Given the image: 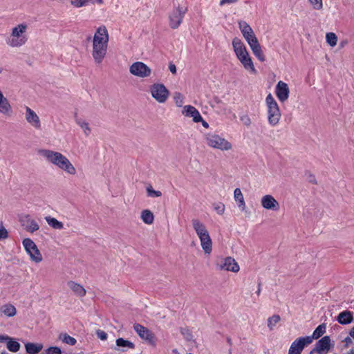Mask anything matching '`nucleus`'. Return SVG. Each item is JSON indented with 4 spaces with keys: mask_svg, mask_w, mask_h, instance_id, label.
Here are the masks:
<instances>
[{
    "mask_svg": "<svg viewBox=\"0 0 354 354\" xmlns=\"http://www.w3.org/2000/svg\"><path fill=\"white\" fill-rule=\"evenodd\" d=\"M348 354H354V349L350 350V351L348 353Z\"/></svg>",
    "mask_w": 354,
    "mask_h": 354,
    "instance_id": "774afa93",
    "label": "nucleus"
},
{
    "mask_svg": "<svg viewBox=\"0 0 354 354\" xmlns=\"http://www.w3.org/2000/svg\"><path fill=\"white\" fill-rule=\"evenodd\" d=\"M266 103L268 109V123L274 127L279 124L281 116L279 105L271 93L267 95Z\"/></svg>",
    "mask_w": 354,
    "mask_h": 354,
    "instance_id": "7ed1b4c3",
    "label": "nucleus"
},
{
    "mask_svg": "<svg viewBox=\"0 0 354 354\" xmlns=\"http://www.w3.org/2000/svg\"><path fill=\"white\" fill-rule=\"evenodd\" d=\"M290 89L288 84L279 81L275 87V94L281 102H286L289 97Z\"/></svg>",
    "mask_w": 354,
    "mask_h": 354,
    "instance_id": "ddd939ff",
    "label": "nucleus"
},
{
    "mask_svg": "<svg viewBox=\"0 0 354 354\" xmlns=\"http://www.w3.org/2000/svg\"><path fill=\"white\" fill-rule=\"evenodd\" d=\"M330 348V338L326 335L318 340L314 348L318 354H327Z\"/></svg>",
    "mask_w": 354,
    "mask_h": 354,
    "instance_id": "4468645a",
    "label": "nucleus"
},
{
    "mask_svg": "<svg viewBox=\"0 0 354 354\" xmlns=\"http://www.w3.org/2000/svg\"><path fill=\"white\" fill-rule=\"evenodd\" d=\"M67 285L77 297H82L86 295V291L80 284L73 281H68Z\"/></svg>",
    "mask_w": 354,
    "mask_h": 354,
    "instance_id": "b1692460",
    "label": "nucleus"
},
{
    "mask_svg": "<svg viewBox=\"0 0 354 354\" xmlns=\"http://www.w3.org/2000/svg\"><path fill=\"white\" fill-rule=\"evenodd\" d=\"M94 36H98V37H103L106 39V41H109V34L107 29L105 26H100L97 29V31Z\"/></svg>",
    "mask_w": 354,
    "mask_h": 354,
    "instance_id": "4c0bfd02",
    "label": "nucleus"
},
{
    "mask_svg": "<svg viewBox=\"0 0 354 354\" xmlns=\"http://www.w3.org/2000/svg\"><path fill=\"white\" fill-rule=\"evenodd\" d=\"M27 26L24 24H19L12 28L10 37L6 39V44L11 47H20L27 41V37L24 34Z\"/></svg>",
    "mask_w": 354,
    "mask_h": 354,
    "instance_id": "f03ea898",
    "label": "nucleus"
},
{
    "mask_svg": "<svg viewBox=\"0 0 354 354\" xmlns=\"http://www.w3.org/2000/svg\"><path fill=\"white\" fill-rule=\"evenodd\" d=\"M96 335L99 339L103 341L106 340L108 337L107 334L100 329L96 330Z\"/></svg>",
    "mask_w": 354,
    "mask_h": 354,
    "instance_id": "09e8293b",
    "label": "nucleus"
},
{
    "mask_svg": "<svg viewBox=\"0 0 354 354\" xmlns=\"http://www.w3.org/2000/svg\"><path fill=\"white\" fill-rule=\"evenodd\" d=\"M146 191L147 194V196L155 198V197H160L162 196V192L160 191L154 190L151 185L146 187Z\"/></svg>",
    "mask_w": 354,
    "mask_h": 354,
    "instance_id": "ea45409f",
    "label": "nucleus"
},
{
    "mask_svg": "<svg viewBox=\"0 0 354 354\" xmlns=\"http://www.w3.org/2000/svg\"><path fill=\"white\" fill-rule=\"evenodd\" d=\"M108 41H106V39H104L103 37H98V36L93 37V43L108 44Z\"/></svg>",
    "mask_w": 354,
    "mask_h": 354,
    "instance_id": "603ef678",
    "label": "nucleus"
},
{
    "mask_svg": "<svg viewBox=\"0 0 354 354\" xmlns=\"http://www.w3.org/2000/svg\"><path fill=\"white\" fill-rule=\"evenodd\" d=\"M234 200L238 203V206L241 210H244L245 208V203L243 194L239 188H236L234 192Z\"/></svg>",
    "mask_w": 354,
    "mask_h": 354,
    "instance_id": "c85d7f7f",
    "label": "nucleus"
},
{
    "mask_svg": "<svg viewBox=\"0 0 354 354\" xmlns=\"http://www.w3.org/2000/svg\"><path fill=\"white\" fill-rule=\"evenodd\" d=\"M252 53L259 61L263 62L266 60L265 55L263 53L261 46L256 49H253Z\"/></svg>",
    "mask_w": 354,
    "mask_h": 354,
    "instance_id": "79ce46f5",
    "label": "nucleus"
},
{
    "mask_svg": "<svg viewBox=\"0 0 354 354\" xmlns=\"http://www.w3.org/2000/svg\"><path fill=\"white\" fill-rule=\"evenodd\" d=\"M349 335H350L351 337L354 339V326L350 330Z\"/></svg>",
    "mask_w": 354,
    "mask_h": 354,
    "instance_id": "680f3d73",
    "label": "nucleus"
},
{
    "mask_svg": "<svg viewBox=\"0 0 354 354\" xmlns=\"http://www.w3.org/2000/svg\"><path fill=\"white\" fill-rule=\"evenodd\" d=\"M141 219L145 224L151 225L154 221L153 214L149 209H144L141 212Z\"/></svg>",
    "mask_w": 354,
    "mask_h": 354,
    "instance_id": "7c9ffc66",
    "label": "nucleus"
},
{
    "mask_svg": "<svg viewBox=\"0 0 354 354\" xmlns=\"http://www.w3.org/2000/svg\"><path fill=\"white\" fill-rule=\"evenodd\" d=\"M250 123V118H247V120H245V124H249Z\"/></svg>",
    "mask_w": 354,
    "mask_h": 354,
    "instance_id": "338daca9",
    "label": "nucleus"
},
{
    "mask_svg": "<svg viewBox=\"0 0 354 354\" xmlns=\"http://www.w3.org/2000/svg\"><path fill=\"white\" fill-rule=\"evenodd\" d=\"M8 236L6 229L3 226L0 225V241L6 239Z\"/></svg>",
    "mask_w": 354,
    "mask_h": 354,
    "instance_id": "3c124183",
    "label": "nucleus"
},
{
    "mask_svg": "<svg viewBox=\"0 0 354 354\" xmlns=\"http://www.w3.org/2000/svg\"><path fill=\"white\" fill-rule=\"evenodd\" d=\"M169 69L171 71V73L176 74V67L174 64H169Z\"/></svg>",
    "mask_w": 354,
    "mask_h": 354,
    "instance_id": "4d7b16f0",
    "label": "nucleus"
},
{
    "mask_svg": "<svg viewBox=\"0 0 354 354\" xmlns=\"http://www.w3.org/2000/svg\"><path fill=\"white\" fill-rule=\"evenodd\" d=\"M26 351L28 354H37L43 348L41 344L28 342L25 344Z\"/></svg>",
    "mask_w": 354,
    "mask_h": 354,
    "instance_id": "cd10ccee",
    "label": "nucleus"
},
{
    "mask_svg": "<svg viewBox=\"0 0 354 354\" xmlns=\"http://www.w3.org/2000/svg\"><path fill=\"white\" fill-rule=\"evenodd\" d=\"M75 121L82 129L85 136H88L91 132L89 124L82 118H79L77 113L75 114Z\"/></svg>",
    "mask_w": 354,
    "mask_h": 354,
    "instance_id": "bb28decb",
    "label": "nucleus"
},
{
    "mask_svg": "<svg viewBox=\"0 0 354 354\" xmlns=\"http://www.w3.org/2000/svg\"><path fill=\"white\" fill-rule=\"evenodd\" d=\"M130 73L140 77H147L150 76L151 71L145 63L136 62L132 64L129 68Z\"/></svg>",
    "mask_w": 354,
    "mask_h": 354,
    "instance_id": "6e6552de",
    "label": "nucleus"
},
{
    "mask_svg": "<svg viewBox=\"0 0 354 354\" xmlns=\"http://www.w3.org/2000/svg\"><path fill=\"white\" fill-rule=\"evenodd\" d=\"M46 354H62V350L57 346H50L46 350Z\"/></svg>",
    "mask_w": 354,
    "mask_h": 354,
    "instance_id": "49530a36",
    "label": "nucleus"
},
{
    "mask_svg": "<svg viewBox=\"0 0 354 354\" xmlns=\"http://www.w3.org/2000/svg\"><path fill=\"white\" fill-rule=\"evenodd\" d=\"M239 26L243 36L254 32L252 28L245 21H240Z\"/></svg>",
    "mask_w": 354,
    "mask_h": 354,
    "instance_id": "c9c22d12",
    "label": "nucleus"
},
{
    "mask_svg": "<svg viewBox=\"0 0 354 354\" xmlns=\"http://www.w3.org/2000/svg\"><path fill=\"white\" fill-rule=\"evenodd\" d=\"M344 341H345V342H346V343H347V344H348V343H351V342H352V340H351V337H346Z\"/></svg>",
    "mask_w": 354,
    "mask_h": 354,
    "instance_id": "0e129e2a",
    "label": "nucleus"
},
{
    "mask_svg": "<svg viewBox=\"0 0 354 354\" xmlns=\"http://www.w3.org/2000/svg\"><path fill=\"white\" fill-rule=\"evenodd\" d=\"M40 153L45 157L47 160L55 165H57L59 160L62 158V154L59 152L43 149L40 151Z\"/></svg>",
    "mask_w": 354,
    "mask_h": 354,
    "instance_id": "2eb2a0df",
    "label": "nucleus"
},
{
    "mask_svg": "<svg viewBox=\"0 0 354 354\" xmlns=\"http://www.w3.org/2000/svg\"><path fill=\"white\" fill-rule=\"evenodd\" d=\"M8 339H9L8 336L0 335V342H7V340Z\"/></svg>",
    "mask_w": 354,
    "mask_h": 354,
    "instance_id": "bf43d9fd",
    "label": "nucleus"
},
{
    "mask_svg": "<svg viewBox=\"0 0 354 354\" xmlns=\"http://www.w3.org/2000/svg\"><path fill=\"white\" fill-rule=\"evenodd\" d=\"M239 0H221L219 5L221 6L227 4V3H236Z\"/></svg>",
    "mask_w": 354,
    "mask_h": 354,
    "instance_id": "6e6d98bb",
    "label": "nucleus"
},
{
    "mask_svg": "<svg viewBox=\"0 0 354 354\" xmlns=\"http://www.w3.org/2000/svg\"><path fill=\"white\" fill-rule=\"evenodd\" d=\"M7 348L11 352H17L20 349V344L9 337L7 340Z\"/></svg>",
    "mask_w": 354,
    "mask_h": 354,
    "instance_id": "72a5a7b5",
    "label": "nucleus"
},
{
    "mask_svg": "<svg viewBox=\"0 0 354 354\" xmlns=\"http://www.w3.org/2000/svg\"><path fill=\"white\" fill-rule=\"evenodd\" d=\"M59 339L62 340L63 343L70 346H74L77 343L76 339L70 336L67 333H61L59 336Z\"/></svg>",
    "mask_w": 354,
    "mask_h": 354,
    "instance_id": "473e14b6",
    "label": "nucleus"
},
{
    "mask_svg": "<svg viewBox=\"0 0 354 354\" xmlns=\"http://www.w3.org/2000/svg\"><path fill=\"white\" fill-rule=\"evenodd\" d=\"M314 9L320 10L323 7L322 0H309Z\"/></svg>",
    "mask_w": 354,
    "mask_h": 354,
    "instance_id": "de8ad7c7",
    "label": "nucleus"
},
{
    "mask_svg": "<svg viewBox=\"0 0 354 354\" xmlns=\"http://www.w3.org/2000/svg\"><path fill=\"white\" fill-rule=\"evenodd\" d=\"M307 180L309 183H310L312 184L316 185L317 183L315 176L314 175H313L312 174H308Z\"/></svg>",
    "mask_w": 354,
    "mask_h": 354,
    "instance_id": "864d4df0",
    "label": "nucleus"
},
{
    "mask_svg": "<svg viewBox=\"0 0 354 354\" xmlns=\"http://www.w3.org/2000/svg\"><path fill=\"white\" fill-rule=\"evenodd\" d=\"M214 209L217 214L222 215L225 212V205L222 203H218L214 204Z\"/></svg>",
    "mask_w": 354,
    "mask_h": 354,
    "instance_id": "c03bdc74",
    "label": "nucleus"
},
{
    "mask_svg": "<svg viewBox=\"0 0 354 354\" xmlns=\"http://www.w3.org/2000/svg\"><path fill=\"white\" fill-rule=\"evenodd\" d=\"M337 321L342 325H347L353 322V313L349 310L341 312L337 317Z\"/></svg>",
    "mask_w": 354,
    "mask_h": 354,
    "instance_id": "412c9836",
    "label": "nucleus"
},
{
    "mask_svg": "<svg viewBox=\"0 0 354 354\" xmlns=\"http://www.w3.org/2000/svg\"><path fill=\"white\" fill-rule=\"evenodd\" d=\"M26 119L28 123L37 129L41 127L40 120L36 113L30 107H26Z\"/></svg>",
    "mask_w": 354,
    "mask_h": 354,
    "instance_id": "6ab92c4d",
    "label": "nucleus"
},
{
    "mask_svg": "<svg viewBox=\"0 0 354 354\" xmlns=\"http://www.w3.org/2000/svg\"><path fill=\"white\" fill-rule=\"evenodd\" d=\"M243 37L248 43H249V41H250V40H252V39L253 40L257 38V37L255 36L254 32L250 33L248 35H245Z\"/></svg>",
    "mask_w": 354,
    "mask_h": 354,
    "instance_id": "5fc2aeb1",
    "label": "nucleus"
},
{
    "mask_svg": "<svg viewBox=\"0 0 354 354\" xmlns=\"http://www.w3.org/2000/svg\"><path fill=\"white\" fill-rule=\"evenodd\" d=\"M327 43L332 47L335 46L337 42V37L333 32H328L326 35Z\"/></svg>",
    "mask_w": 354,
    "mask_h": 354,
    "instance_id": "58836bf2",
    "label": "nucleus"
},
{
    "mask_svg": "<svg viewBox=\"0 0 354 354\" xmlns=\"http://www.w3.org/2000/svg\"><path fill=\"white\" fill-rule=\"evenodd\" d=\"M232 46L237 58L243 64L244 68L247 70H250L252 73L255 74L257 73V70L255 69L252 59L241 40L238 37L234 38L232 41Z\"/></svg>",
    "mask_w": 354,
    "mask_h": 354,
    "instance_id": "f257e3e1",
    "label": "nucleus"
},
{
    "mask_svg": "<svg viewBox=\"0 0 354 354\" xmlns=\"http://www.w3.org/2000/svg\"><path fill=\"white\" fill-rule=\"evenodd\" d=\"M86 4L88 5L89 3L94 4L97 3L99 4H102L103 3V0H85Z\"/></svg>",
    "mask_w": 354,
    "mask_h": 354,
    "instance_id": "13d9d810",
    "label": "nucleus"
},
{
    "mask_svg": "<svg viewBox=\"0 0 354 354\" xmlns=\"http://www.w3.org/2000/svg\"><path fill=\"white\" fill-rule=\"evenodd\" d=\"M216 266L221 270H224L233 272H237L239 270V266L235 259L230 257L222 259L220 262L216 264Z\"/></svg>",
    "mask_w": 354,
    "mask_h": 354,
    "instance_id": "9b49d317",
    "label": "nucleus"
},
{
    "mask_svg": "<svg viewBox=\"0 0 354 354\" xmlns=\"http://www.w3.org/2000/svg\"><path fill=\"white\" fill-rule=\"evenodd\" d=\"M200 122H201L202 123V125L205 127V128H208L209 127V124L208 123L204 120L203 118H202V120H201Z\"/></svg>",
    "mask_w": 354,
    "mask_h": 354,
    "instance_id": "052dcab7",
    "label": "nucleus"
},
{
    "mask_svg": "<svg viewBox=\"0 0 354 354\" xmlns=\"http://www.w3.org/2000/svg\"><path fill=\"white\" fill-rule=\"evenodd\" d=\"M133 328L142 339L152 346H156V338L149 329L138 323L134 324Z\"/></svg>",
    "mask_w": 354,
    "mask_h": 354,
    "instance_id": "39448f33",
    "label": "nucleus"
},
{
    "mask_svg": "<svg viewBox=\"0 0 354 354\" xmlns=\"http://www.w3.org/2000/svg\"><path fill=\"white\" fill-rule=\"evenodd\" d=\"M281 317L278 315H274L268 319V326L270 330H273L277 324L279 322Z\"/></svg>",
    "mask_w": 354,
    "mask_h": 354,
    "instance_id": "e433bc0d",
    "label": "nucleus"
},
{
    "mask_svg": "<svg viewBox=\"0 0 354 354\" xmlns=\"http://www.w3.org/2000/svg\"><path fill=\"white\" fill-rule=\"evenodd\" d=\"M310 344V339L308 337H300L292 342L288 354H301L304 348Z\"/></svg>",
    "mask_w": 354,
    "mask_h": 354,
    "instance_id": "9d476101",
    "label": "nucleus"
},
{
    "mask_svg": "<svg viewBox=\"0 0 354 354\" xmlns=\"http://www.w3.org/2000/svg\"><path fill=\"white\" fill-rule=\"evenodd\" d=\"M3 313L8 317H13L16 315L15 307L12 304H7L3 306Z\"/></svg>",
    "mask_w": 354,
    "mask_h": 354,
    "instance_id": "f704fd0d",
    "label": "nucleus"
},
{
    "mask_svg": "<svg viewBox=\"0 0 354 354\" xmlns=\"http://www.w3.org/2000/svg\"><path fill=\"white\" fill-rule=\"evenodd\" d=\"M201 247L205 254H210L212 250V242L209 234L207 233L205 236L198 237Z\"/></svg>",
    "mask_w": 354,
    "mask_h": 354,
    "instance_id": "5701e85b",
    "label": "nucleus"
},
{
    "mask_svg": "<svg viewBox=\"0 0 354 354\" xmlns=\"http://www.w3.org/2000/svg\"><path fill=\"white\" fill-rule=\"evenodd\" d=\"M192 223L193 225V228L198 237L205 236V235L207 234V233H209L205 225L198 219H192Z\"/></svg>",
    "mask_w": 354,
    "mask_h": 354,
    "instance_id": "4be33fe9",
    "label": "nucleus"
},
{
    "mask_svg": "<svg viewBox=\"0 0 354 354\" xmlns=\"http://www.w3.org/2000/svg\"><path fill=\"white\" fill-rule=\"evenodd\" d=\"M12 111V107L6 97L0 91V113L4 115L9 114Z\"/></svg>",
    "mask_w": 354,
    "mask_h": 354,
    "instance_id": "a878e982",
    "label": "nucleus"
},
{
    "mask_svg": "<svg viewBox=\"0 0 354 354\" xmlns=\"http://www.w3.org/2000/svg\"><path fill=\"white\" fill-rule=\"evenodd\" d=\"M183 114L186 117L192 118L194 122H199L201 120H202V116L201 115L199 111L192 105L185 106L183 107Z\"/></svg>",
    "mask_w": 354,
    "mask_h": 354,
    "instance_id": "f3484780",
    "label": "nucleus"
},
{
    "mask_svg": "<svg viewBox=\"0 0 354 354\" xmlns=\"http://www.w3.org/2000/svg\"><path fill=\"white\" fill-rule=\"evenodd\" d=\"M174 99L175 103L177 105V106H179V107L182 106V105L184 102H183L184 97H183V95L180 93L176 92L174 95Z\"/></svg>",
    "mask_w": 354,
    "mask_h": 354,
    "instance_id": "37998d69",
    "label": "nucleus"
},
{
    "mask_svg": "<svg viewBox=\"0 0 354 354\" xmlns=\"http://www.w3.org/2000/svg\"><path fill=\"white\" fill-rule=\"evenodd\" d=\"M23 245L32 261L36 263L42 261L41 254L32 240L29 238L24 239L23 240Z\"/></svg>",
    "mask_w": 354,
    "mask_h": 354,
    "instance_id": "423d86ee",
    "label": "nucleus"
},
{
    "mask_svg": "<svg viewBox=\"0 0 354 354\" xmlns=\"http://www.w3.org/2000/svg\"><path fill=\"white\" fill-rule=\"evenodd\" d=\"M45 219L47 223L53 229L61 230L64 227V224L61 221L57 220L55 218L48 216H46Z\"/></svg>",
    "mask_w": 354,
    "mask_h": 354,
    "instance_id": "2f4dec72",
    "label": "nucleus"
},
{
    "mask_svg": "<svg viewBox=\"0 0 354 354\" xmlns=\"http://www.w3.org/2000/svg\"><path fill=\"white\" fill-rule=\"evenodd\" d=\"M186 12L187 8H183L180 6L171 12L169 15V26L172 29H176L180 25Z\"/></svg>",
    "mask_w": 354,
    "mask_h": 354,
    "instance_id": "1a4fd4ad",
    "label": "nucleus"
},
{
    "mask_svg": "<svg viewBox=\"0 0 354 354\" xmlns=\"http://www.w3.org/2000/svg\"><path fill=\"white\" fill-rule=\"evenodd\" d=\"M205 140L209 147L221 151H228L232 147L230 142L216 133H207L205 135Z\"/></svg>",
    "mask_w": 354,
    "mask_h": 354,
    "instance_id": "20e7f679",
    "label": "nucleus"
},
{
    "mask_svg": "<svg viewBox=\"0 0 354 354\" xmlns=\"http://www.w3.org/2000/svg\"><path fill=\"white\" fill-rule=\"evenodd\" d=\"M260 293H261V283L259 282V283H258V289H257V290L256 291V294H257V295H260Z\"/></svg>",
    "mask_w": 354,
    "mask_h": 354,
    "instance_id": "e2e57ef3",
    "label": "nucleus"
},
{
    "mask_svg": "<svg viewBox=\"0 0 354 354\" xmlns=\"http://www.w3.org/2000/svg\"><path fill=\"white\" fill-rule=\"evenodd\" d=\"M116 346L119 347L120 348H115L118 349L122 352H125L127 350L125 348H130V349H134L135 348V344L131 342V341H129L127 339H124L122 337H119L115 341Z\"/></svg>",
    "mask_w": 354,
    "mask_h": 354,
    "instance_id": "393cba45",
    "label": "nucleus"
},
{
    "mask_svg": "<svg viewBox=\"0 0 354 354\" xmlns=\"http://www.w3.org/2000/svg\"><path fill=\"white\" fill-rule=\"evenodd\" d=\"M326 326L325 324L319 325L313 331V335L311 336H308L310 339V344L312 343L313 339H318L326 333Z\"/></svg>",
    "mask_w": 354,
    "mask_h": 354,
    "instance_id": "c756f323",
    "label": "nucleus"
},
{
    "mask_svg": "<svg viewBox=\"0 0 354 354\" xmlns=\"http://www.w3.org/2000/svg\"><path fill=\"white\" fill-rule=\"evenodd\" d=\"M107 45L93 42L92 55L97 64H100L104 58L107 50Z\"/></svg>",
    "mask_w": 354,
    "mask_h": 354,
    "instance_id": "f8f14e48",
    "label": "nucleus"
},
{
    "mask_svg": "<svg viewBox=\"0 0 354 354\" xmlns=\"http://www.w3.org/2000/svg\"><path fill=\"white\" fill-rule=\"evenodd\" d=\"M180 331L186 341L189 342L192 339V338H193L192 333L188 328H187V327L181 328Z\"/></svg>",
    "mask_w": 354,
    "mask_h": 354,
    "instance_id": "a19ab883",
    "label": "nucleus"
},
{
    "mask_svg": "<svg viewBox=\"0 0 354 354\" xmlns=\"http://www.w3.org/2000/svg\"><path fill=\"white\" fill-rule=\"evenodd\" d=\"M152 97L159 103H164L169 97V91L162 84H154L150 88Z\"/></svg>",
    "mask_w": 354,
    "mask_h": 354,
    "instance_id": "0eeeda50",
    "label": "nucleus"
},
{
    "mask_svg": "<svg viewBox=\"0 0 354 354\" xmlns=\"http://www.w3.org/2000/svg\"><path fill=\"white\" fill-rule=\"evenodd\" d=\"M70 3L75 8H81L87 6L85 0H71Z\"/></svg>",
    "mask_w": 354,
    "mask_h": 354,
    "instance_id": "a18cd8bd",
    "label": "nucleus"
},
{
    "mask_svg": "<svg viewBox=\"0 0 354 354\" xmlns=\"http://www.w3.org/2000/svg\"><path fill=\"white\" fill-rule=\"evenodd\" d=\"M57 167L69 174L74 175L76 174L75 168L69 161V160L64 155L62 156V158L59 160Z\"/></svg>",
    "mask_w": 354,
    "mask_h": 354,
    "instance_id": "aec40b11",
    "label": "nucleus"
},
{
    "mask_svg": "<svg viewBox=\"0 0 354 354\" xmlns=\"http://www.w3.org/2000/svg\"><path fill=\"white\" fill-rule=\"evenodd\" d=\"M251 48V50H252L253 49H256L259 46H260L261 45L259 44V41H258V39L257 38L254 39H252L250 40V41H249V43H248Z\"/></svg>",
    "mask_w": 354,
    "mask_h": 354,
    "instance_id": "8fccbe9b",
    "label": "nucleus"
},
{
    "mask_svg": "<svg viewBox=\"0 0 354 354\" xmlns=\"http://www.w3.org/2000/svg\"><path fill=\"white\" fill-rule=\"evenodd\" d=\"M20 221L24 223L22 225L25 226V229L29 232L33 233L39 228L38 223L35 220L31 219L28 214L24 215Z\"/></svg>",
    "mask_w": 354,
    "mask_h": 354,
    "instance_id": "a211bd4d",
    "label": "nucleus"
},
{
    "mask_svg": "<svg viewBox=\"0 0 354 354\" xmlns=\"http://www.w3.org/2000/svg\"><path fill=\"white\" fill-rule=\"evenodd\" d=\"M309 354H318L316 351H314V348L310 352Z\"/></svg>",
    "mask_w": 354,
    "mask_h": 354,
    "instance_id": "69168bd1",
    "label": "nucleus"
},
{
    "mask_svg": "<svg viewBox=\"0 0 354 354\" xmlns=\"http://www.w3.org/2000/svg\"><path fill=\"white\" fill-rule=\"evenodd\" d=\"M261 205L266 209L278 210L279 204L271 195H266L261 198Z\"/></svg>",
    "mask_w": 354,
    "mask_h": 354,
    "instance_id": "dca6fc26",
    "label": "nucleus"
}]
</instances>
